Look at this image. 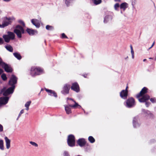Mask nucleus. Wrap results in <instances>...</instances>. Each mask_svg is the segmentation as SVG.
<instances>
[{
    "label": "nucleus",
    "mask_w": 156,
    "mask_h": 156,
    "mask_svg": "<svg viewBox=\"0 0 156 156\" xmlns=\"http://www.w3.org/2000/svg\"><path fill=\"white\" fill-rule=\"evenodd\" d=\"M148 89L146 87H144L139 93L136 95V98L138 99L139 102H145L146 100H149L150 96L147 94Z\"/></svg>",
    "instance_id": "1"
},
{
    "label": "nucleus",
    "mask_w": 156,
    "mask_h": 156,
    "mask_svg": "<svg viewBox=\"0 0 156 156\" xmlns=\"http://www.w3.org/2000/svg\"><path fill=\"white\" fill-rule=\"evenodd\" d=\"M15 35L12 32L8 31L7 34L3 35L2 37L5 42L9 43L10 40H13L15 39Z\"/></svg>",
    "instance_id": "2"
},
{
    "label": "nucleus",
    "mask_w": 156,
    "mask_h": 156,
    "mask_svg": "<svg viewBox=\"0 0 156 156\" xmlns=\"http://www.w3.org/2000/svg\"><path fill=\"white\" fill-rule=\"evenodd\" d=\"M15 87L14 86H12L5 90V87L2 88L1 90V92L3 93V94L5 96H7L9 95L12 94L14 91Z\"/></svg>",
    "instance_id": "3"
},
{
    "label": "nucleus",
    "mask_w": 156,
    "mask_h": 156,
    "mask_svg": "<svg viewBox=\"0 0 156 156\" xmlns=\"http://www.w3.org/2000/svg\"><path fill=\"white\" fill-rule=\"evenodd\" d=\"M43 71V70L39 67H31L30 70V74L32 76H35L40 75Z\"/></svg>",
    "instance_id": "4"
},
{
    "label": "nucleus",
    "mask_w": 156,
    "mask_h": 156,
    "mask_svg": "<svg viewBox=\"0 0 156 156\" xmlns=\"http://www.w3.org/2000/svg\"><path fill=\"white\" fill-rule=\"evenodd\" d=\"M126 102V106L128 108L133 107L136 105L135 99L132 97H129L127 99Z\"/></svg>",
    "instance_id": "5"
},
{
    "label": "nucleus",
    "mask_w": 156,
    "mask_h": 156,
    "mask_svg": "<svg viewBox=\"0 0 156 156\" xmlns=\"http://www.w3.org/2000/svg\"><path fill=\"white\" fill-rule=\"evenodd\" d=\"M75 138L74 136L72 134L68 136L67 139V144L68 145L71 147L75 146Z\"/></svg>",
    "instance_id": "6"
},
{
    "label": "nucleus",
    "mask_w": 156,
    "mask_h": 156,
    "mask_svg": "<svg viewBox=\"0 0 156 156\" xmlns=\"http://www.w3.org/2000/svg\"><path fill=\"white\" fill-rule=\"evenodd\" d=\"M12 23V19L10 17H4L2 24H0V28H4L10 24Z\"/></svg>",
    "instance_id": "7"
},
{
    "label": "nucleus",
    "mask_w": 156,
    "mask_h": 156,
    "mask_svg": "<svg viewBox=\"0 0 156 156\" xmlns=\"http://www.w3.org/2000/svg\"><path fill=\"white\" fill-rule=\"evenodd\" d=\"M18 78L14 75H12L8 82V85L9 86L15 87V84L17 83Z\"/></svg>",
    "instance_id": "8"
},
{
    "label": "nucleus",
    "mask_w": 156,
    "mask_h": 156,
    "mask_svg": "<svg viewBox=\"0 0 156 156\" xmlns=\"http://www.w3.org/2000/svg\"><path fill=\"white\" fill-rule=\"evenodd\" d=\"M70 88V85L69 84L66 83L63 87L62 90L61 91V92L64 95L68 94L69 93Z\"/></svg>",
    "instance_id": "9"
},
{
    "label": "nucleus",
    "mask_w": 156,
    "mask_h": 156,
    "mask_svg": "<svg viewBox=\"0 0 156 156\" xmlns=\"http://www.w3.org/2000/svg\"><path fill=\"white\" fill-rule=\"evenodd\" d=\"M70 88L71 90L76 92H78L80 91V87L77 82L73 83L71 86H70Z\"/></svg>",
    "instance_id": "10"
},
{
    "label": "nucleus",
    "mask_w": 156,
    "mask_h": 156,
    "mask_svg": "<svg viewBox=\"0 0 156 156\" xmlns=\"http://www.w3.org/2000/svg\"><path fill=\"white\" fill-rule=\"evenodd\" d=\"M2 66L4 69L5 71L7 72L11 73L12 71V69L4 62L3 63Z\"/></svg>",
    "instance_id": "11"
},
{
    "label": "nucleus",
    "mask_w": 156,
    "mask_h": 156,
    "mask_svg": "<svg viewBox=\"0 0 156 156\" xmlns=\"http://www.w3.org/2000/svg\"><path fill=\"white\" fill-rule=\"evenodd\" d=\"M9 98L6 96L0 98V105H5L7 104L8 102Z\"/></svg>",
    "instance_id": "12"
},
{
    "label": "nucleus",
    "mask_w": 156,
    "mask_h": 156,
    "mask_svg": "<svg viewBox=\"0 0 156 156\" xmlns=\"http://www.w3.org/2000/svg\"><path fill=\"white\" fill-rule=\"evenodd\" d=\"M128 91L122 90L120 93V96L122 99H126L128 95Z\"/></svg>",
    "instance_id": "13"
},
{
    "label": "nucleus",
    "mask_w": 156,
    "mask_h": 156,
    "mask_svg": "<svg viewBox=\"0 0 156 156\" xmlns=\"http://www.w3.org/2000/svg\"><path fill=\"white\" fill-rule=\"evenodd\" d=\"M139 119L138 116H136L133 118V123L134 127L136 128L140 126V124L138 123Z\"/></svg>",
    "instance_id": "14"
},
{
    "label": "nucleus",
    "mask_w": 156,
    "mask_h": 156,
    "mask_svg": "<svg viewBox=\"0 0 156 156\" xmlns=\"http://www.w3.org/2000/svg\"><path fill=\"white\" fill-rule=\"evenodd\" d=\"M77 143L80 146L82 147L85 145L86 141L84 138H82L79 139L77 141Z\"/></svg>",
    "instance_id": "15"
},
{
    "label": "nucleus",
    "mask_w": 156,
    "mask_h": 156,
    "mask_svg": "<svg viewBox=\"0 0 156 156\" xmlns=\"http://www.w3.org/2000/svg\"><path fill=\"white\" fill-rule=\"evenodd\" d=\"M26 31L30 36L33 35L37 33V31L29 28H27Z\"/></svg>",
    "instance_id": "16"
},
{
    "label": "nucleus",
    "mask_w": 156,
    "mask_h": 156,
    "mask_svg": "<svg viewBox=\"0 0 156 156\" xmlns=\"http://www.w3.org/2000/svg\"><path fill=\"white\" fill-rule=\"evenodd\" d=\"M112 16L109 15H107L105 16L104 18V22L106 23L108 22L111 21L112 19Z\"/></svg>",
    "instance_id": "17"
},
{
    "label": "nucleus",
    "mask_w": 156,
    "mask_h": 156,
    "mask_svg": "<svg viewBox=\"0 0 156 156\" xmlns=\"http://www.w3.org/2000/svg\"><path fill=\"white\" fill-rule=\"evenodd\" d=\"M31 22L32 24L37 28H39L40 26V24L38 22V20L37 19H33L31 20Z\"/></svg>",
    "instance_id": "18"
},
{
    "label": "nucleus",
    "mask_w": 156,
    "mask_h": 156,
    "mask_svg": "<svg viewBox=\"0 0 156 156\" xmlns=\"http://www.w3.org/2000/svg\"><path fill=\"white\" fill-rule=\"evenodd\" d=\"M5 139L6 142V148L9 149L10 147V140L6 136L5 137Z\"/></svg>",
    "instance_id": "19"
},
{
    "label": "nucleus",
    "mask_w": 156,
    "mask_h": 156,
    "mask_svg": "<svg viewBox=\"0 0 156 156\" xmlns=\"http://www.w3.org/2000/svg\"><path fill=\"white\" fill-rule=\"evenodd\" d=\"M70 106L69 105H66L65 106V110L66 112V113L67 114H69L71 113V110Z\"/></svg>",
    "instance_id": "20"
},
{
    "label": "nucleus",
    "mask_w": 156,
    "mask_h": 156,
    "mask_svg": "<svg viewBox=\"0 0 156 156\" xmlns=\"http://www.w3.org/2000/svg\"><path fill=\"white\" fill-rule=\"evenodd\" d=\"M67 99L68 100H70L72 101H73L75 103V104L74 105H69V106H70V107L75 108L77 106H80L76 102V101H74L73 100V99L71 98H68Z\"/></svg>",
    "instance_id": "21"
},
{
    "label": "nucleus",
    "mask_w": 156,
    "mask_h": 156,
    "mask_svg": "<svg viewBox=\"0 0 156 156\" xmlns=\"http://www.w3.org/2000/svg\"><path fill=\"white\" fill-rule=\"evenodd\" d=\"M14 32L16 34L19 38L21 37L22 34L20 30L17 29H15L14 30Z\"/></svg>",
    "instance_id": "22"
},
{
    "label": "nucleus",
    "mask_w": 156,
    "mask_h": 156,
    "mask_svg": "<svg viewBox=\"0 0 156 156\" xmlns=\"http://www.w3.org/2000/svg\"><path fill=\"white\" fill-rule=\"evenodd\" d=\"M127 5L128 4L127 3L123 2L120 5V8L121 9H122L124 10L127 7Z\"/></svg>",
    "instance_id": "23"
},
{
    "label": "nucleus",
    "mask_w": 156,
    "mask_h": 156,
    "mask_svg": "<svg viewBox=\"0 0 156 156\" xmlns=\"http://www.w3.org/2000/svg\"><path fill=\"white\" fill-rule=\"evenodd\" d=\"M45 90L48 93L49 95L52 96V93H53L54 95L56 96V93L55 91L51 90L48 89L46 88H45Z\"/></svg>",
    "instance_id": "24"
},
{
    "label": "nucleus",
    "mask_w": 156,
    "mask_h": 156,
    "mask_svg": "<svg viewBox=\"0 0 156 156\" xmlns=\"http://www.w3.org/2000/svg\"><path fill=\"white\" fill-rule=\"evenodd\" d=\"M14 56L18 60H20L21 59L22 57L20 53L17 52H15L13 53Z\"/></svg>",
    "instance_id": "25"
},
{
    "label": "nucleus",
    "mask_w": 156,
    "mask_h": 156,
    "mask_svg": "<svg viewBox=\"0 0 156 156\" xmlns=\"http://www.w3.org/2000/svg\"><path fill=\"white\" fill-rule=\"evenodd\" d=\"M5 48L10 52H12L13 51V48L10 45L5 46Z\"/></svg>",
    "instance_id": "26"
},
{
    "label": "nucleus",
    "mask_w": 156,
    "mask_h": 156,
    "mask_svg": "<svg viewBox=\"0 0 156 156\" xmlns=\"http://www.w3.org/2000/svg\"><path fill=\"white\" fill-rule=\"evenodd\" d=\"M88 140L90 143H93L95 141V140L94 138L91 136H89L88 137Z\"/></svg>",
    "instance_id": "27"
},
{
    "label": "nucleus",
    "mask_w": 156,
    "mask_h": 156,
    "mask_svg": "<svg viewBox=\"0 0 156 156\" xmlns=\"http://www.w3.org/2000/svg\"><path fill=\"white\" fill-rule=\"evenodd\" d=\"M3 141L2 140H0V149L3 150L4 149Z\"/></svg>",
    "instance_id": "28"
},
{
    "label": "nucleus",
    "mask_w": 156,
    "mask_h": 156,
    "mask_svg": "<svg viewBox=\"0 0 156 156\" xmlns=\"http://www.w3.org/2000/svg\"><path fill=\"white\" fill-rule=\"evenodd\" d=\"M46 28L48 30H52L54 28L52 26L47 25L46 26Z\"/></svg>",
    "instance_id": "29"
},
{
    "label": "nucleus",
    "mask_w": 156,
    "mask_h": 156,
    "mask_svg": "<svg viewBox=\"0 0 156 156\" xmlns=\"http://www.w3.org/2000/svg\"><path fill=\"white\" fill-rule=\"evenodd\" d=\"M1 78L4 81H5L7 79V77L5 73H3L1 75Z\"/></svg>",
    "instance_id": "30"
},
{
    "label": "nucleus",
    "mask_w": 156,
    "mask_h": 156,
    "mask_svg": "<svg viewBox=\"0 0 156 156\" xmlns=\"http://www.w3.org/2000/svg\"><path fill=\"white\" fill-rule=\"evenodd\" d=\"M101 0H95L93 2L94 4L95 5H98L101 3Z\"/></svg>",
    "instance_id": "31"
},
{
    "label": "nucleus",
    "mask_w": 156,
    "mask_h": 156,
    "mask_svg": "<svg viewBox=\"0 0 156 156\" xmlns=\"http://www.w3.org/2000/svg\"><path fill=\"white\" fill-rule=\"evenodd\" d=\"M149 99L152 103H156V98H150Z\"/></svg>",
    "instance_id": "32"
},
{
    "label": "nucleus",
    "mask_w": 156,
    "mask_h": 156,
    "mask_svg": "<svg viewBox=\"0 0 156 156\" xmlns=\"http://www.w3.org/2000/svg\"><path fill=\"white\" fill-rule=\"evenodd\" d=\"M30 143L33 146H34L35 147H37L38 145V144L34 142L33 141H30Z\"/></svg>",
    "instance_id": "33"
},
{
    "label": "nucleus",
    "mask_w": 156,
    "mask_h": 156,
    "mask_svg": "<svg viewBox=\"0 0 156 156\" xmlns=\"http://www.w3.org/2000/svg\"><path fill=\"white\" fill-rule=\"evenodd\" d=\"M148 100H146L145 101V102H140V103H145V105H146V107H148L149 106L150 103L148 102L147 101Z\"/></svg>",
    "instance_id": "34"
},
{
    "label": "nucleus",
    "mask_w": 156,
    "mask_h": 156,
    "mask_svg": "<svg viewBox=\"0 0 156 156\" xmlns=\"http://www.w3.org/2000/svg\"><path fill=\"white\" fill-rule=\"evenodd\" d=\"M71 1L72 0H65V4L67 6H68L71 2Z\"/></svg>",
    "instance_id": "35"
},
{
    "label": "nucleus",
    "mask_w": 156,
    "mask_h": 156,
    "mask_svg": "<svg viewBox=\"0 0 156 156\" xmlns=\"http://www.w3.org/2000/svg\"><path fill=\"white\" fill-rule=\"evenodd\" d=\"M119 7V5L118 3H116L114 5V8L115 10H117L118 8Z\"/></svg>",
    "instance_id": "36"
},
{
    "label": "nucleus",
    "mask_w": 156,
    "mask_h": 156,
    "mask_svg": "<svg viewBox=\"0 0 156 156\" xmlns=\"http://www.w3.org/2000/svg\"><path fill=\"white\" fill-rule=\"evenodd\" d=\"M61 38L62 39L68 38L67 37L66 35V34L63 33L62 34Z\"/></svg>",
    "instance_id": "37"
},
{
    "label": "nucleus",
    "mask_w": 156,
    "mask_h": 156,
    "mask_svg": "<svg viewBox=\"0 0 156 156\" xmlns=\"http://www.w3.org/2000/svg\"><path fill=\"white\" fill-rule=\"evenodd\" d=\"M23 112H24V110H23V109L21 110L20 113L19 114V115H18V117L17 118V120H18V119L20 116L21 115V114H23Z\"/></svg>",
    "instance_id": "38"
},
{
    "label": "nucleus",
    "mask_w": 156,
    "mask_h": 156,
    "mask_svg": "<svg viewBox=\"0 0 156 156\" xmlns=\"http://www.w3.org/2000/svg\"><path fill=\"white\" fill-rule=\"evenodd\" d=\"M31 102V101H27L25 104V107H29V106L30 105Z\"/></svg>",
    "instance_id": "39"
},
{
    "label": "nucleus",
    "mask_w": 156,
    "mask_h": 156,
    "mask_svg": "<svg viewBox=\"0 0 156 156\" xmlns=\"http://www.w3.org/2000/svg\"><path fill=\"white\" fill-rule=\"evenodd\" d=\"M64 156H69L68 152L66 151H65L63 153Z\"/></svg>",
    "instance_id": "40"
},
{
    "label": "nucleus",
    "mask_w": 156,
    "mask_h": 156,
    "mask_svg": "<svg viewBox=\"0 0 156 156\" xmlns=\"http://www.w3.org/2000/svg\"><path fill=\"white\" fill-rule=\"evenodd\" d=\"M19 23H20V24L22 25L23 26H24L25 24L24 23L22 20H20L19 21Z\"/></svg>",
    "instance_id": "41"
},
{
    "label": "nucleus",
    "mask_w": 156,
    "mask_h": 156,
    "mask_svg": "<svg viewBox=\"0 0 156 156\" xmlns=\"http://www.w3.org/2000/svg\"><path fill=\"white\" fill-rule=\"evenodd\" d=\"M3 126L0 124V132H2L3 131Z\"/></svg>",
    "instance_id": "42"
},
{
    "label": "nucleus",
    "mask_w": 156,
    "mask_h": 156,
    "mask_svg": "<svg viewBox=\"0 0 156 156\" xmlns=\"http://www.w3.org/2000/svg\"><path fill=\"white\" fill-rule=\"evenodd\" d=\"M4 42V41L2 38L0 37V45L2 44Z\"/></svg>",
    "instance_id": "43"
},
{
    "label": "nucleus",
    "mask_w": 156,
    "mask_h": 156,
    "mask_svg": "<svg viewBox=\"0 0 156 156\" xmlns=\"http://www.w3.org/2000/svg\"><path fill=\"white\" fill-rule=\"evenodd\" d=\"M23 27L20 25H17L16 26V28L20 30Z\"/></svg>",
    "instance_id": "44"
},
{
    "label": "nucleus",
    "mask_w": 156,
    "mask_h": 156,
    "mask_svg": "<svg viewBox=\"0 0 156 156\" xmlns=\"http://www.w3.org/2000/svg\"><path fill=\"white\" fill-rule=\"evenodd\" d=\"M4 62H3V61L1 57H0V66H2L3 63Z\"/></svg>",
    "instance_id": "45"
},
{
    "label": "nucleus",
    "mask_w": 156,
    "mask_h": 156,
    "mask_svg": "<svg viewBox=\"0 0 156 156\" xmlns=\"http://www.w3.org/2000/svg\"><path fill=\"white\" fill-rule=\"evenodd\" d=\"M20 31H21V34L24 33V30L23 27H22L21 29H20Z\"/></svg>",
    "instance_id": "46"
},
{
    "label": "nucleus",
    "mask_w": 156,
    "mask_h": 156,
    "mask_svg": "<svg viewBox=\"0 0 156 156\" xmlns=\"http://www.w3.org/2000/svg\"><path fill=\"white\" fill-rule=\"evenodd\" d=\"M82 76L85 78H87V74H83Z\"/></svg>",
    "instance_id": "47"
},
{
    "label": "nucleus",
    "mask_w": 156,
    "mask_h": 156,
    "mask_svg": "<svg viewBox=\"0 0 156 156\" xmlns=\"http://www.w3.org/2000/svg\"><path fill=\"white\" fill-rule=\"evenodd\" d=\"M52 95L51 96H54V97H56V98L57 97V94L56 93V96L54 95L53 93H52Z\"/></svg>",
    "instance_id": "48"
},
{
    "label": "nucleus",
    "mask_w": 156,
    "mask_h": 156,
    "mask_svg": "<svg viewBox=\"0 0 156 156\" xmlns=\"http://www.w3.org/2000/svg\"><path fill=\"white\" fill-rule=\"evenodd\" d=\"M131 53L132 55V54H134V51L133 50V49H132V50H131Z\"/></svg>",
    "instance_id": "49"
},
{
    "label": "nucleus",
    "mask_w": 156,
    "mask_h": 156,
    "mask_svg": "<svg viewBox=\"0 0 156 156\" xmlns=\"http://www.w3.org/2000/svg\"><path fill=\"white\" fill-rule=\"evenodd\" d=\"M128 86H127L126 87V89L125 90H125L127 91H128Z\"/></svg>",
    "instance_id": "50"
},
{
    "label": "nucleus",
    "mask_w": 156,
    "mask_h": 156,
    "mask_svg": "<svg viewBox=\"0 0 156 156\" xmlns=\"http://www.w3.org/2000/svg\"><path fill=\"white\" fill-rule=\"evenodd\" d=\"M11 0H3L5 2H8L10 1Z\"/></svg>",
    "instance_id": "51"
},
{
    "label": "nucleus",
    "mask_w": 156,
    "mask_h": 156,
    "mask_svg": "<svg viewBox=\"0 0 156 156\" xmlns=\"http://www.w3.org/2000/svg\"><path fill=\"white\" fill-rule=\"evenodd\" d=\"M25 107L26 108V110H27L28 111L29 110V107Z\"/></svg>",
    "instance_id": "52"
},
{
    "label": "nucleus",
    "mask_w": 156,
    "mask_h": 156,
    "mask_svg": "<svg viewBox=\"0 0 156 156\" xmlns=\"http://www.w3.org/2000/svg\"><path fill=\"white\" fill-rule=\"evenodd\" d=\"M115 2H120L121 0H114Z\"/></svg>",
    "instance_id": "53"
},
{
    "label": "nucleus",
    "mask_w": 156,
    "mask_h": 156,
    "mask_svg": "<svg viewBox=\"0 0 156 156\" xmlns=\"http://www.w3.org/2000/svg\"><path fill=\"white\" fill-rule=\"evenodd\" d=\"M130 48H131V50H132V49H133V47H132V45H130Z\"/></svg>",
    "instance_id": "54"
},
{
    "label": "nucleus",
    "mask_w": 156,
    "mask_h": 156,
    "mask_svg": "<svg viewBox=\"0 0 156 156\" xmlns=\"http://www.w3.org/2000/svg\"><path fill=\"white\" fill-rule=\"evenodd\" d=\"M154 46V45H152L149 48V49H150L153 46Z\"/></svg>",
    "instance_id": "55"
},
{
    "label": "nucleus",
    "mask_w": 156,
    "mask_h": 156,
    "mask_svg": "<svg viewBox=\"0 0 156 156\" xmlns=\"http://www.w3.org/2000/svg\"><path fill=\"white\" fill-rule=\"evenodd\" d=\"M132 57L133 58H134V54H132Z\"/></svg>",
    "instance_id": "56"
},
{
    "label": "nucleus",
    "mask_w": 156,
    "mask_h": 156,
    "mask_svg": "<svg viewBox=\"0 0 156 156\" xmlns=\"http://www.w3.org/2000/svg\"><path fill=\"white\" fill-rule=\"evenodd\" d=\"M154 44H155V41H154L152 45H154Z\"/></svg>",
    "instance_id": "57"
},
{
    "label": "nucleus",
    "mask_w": 156,
    "mask_h": 156,
    "mask_svg": "<svg viewBox=\"0 0 156 156\" xmlns=\"http://www.w3.org/2000/svg\"><path fill=\"white\" fill-rule=\"evenodd\" d=\"M146 60H147V59H144L143 60V61L145 62V61H146Z\"/></svg>",
    "instance_id": "58"
},
{
    "label": "nucleus",
    "mask_w": 156,
    "mask_h": 156,
    "mask_svg": "<svg viewBox=\"0 0 156 156\" xmlns=\"http://www.w3.org/2000/svg\"><path fill=\"white\" fill-rule=\"evenodd\" d=\"M149 58V59H153V58L150 57V58Z\"/></svg>",
    "instance_id": "59"
},
{
    "label": "nucleus",
    "mask_w": 156,
    "mask_h": 156,
    "mask_svg": "<svg viewBox=\"0 0 156 156\" xmlns=\"http://www.w3.org/2000/svg\"><path fill=\"white\" fill-rule=\"evenodd\" d=\"M43 90V89H41V91Z\"/></svg>",
    "instance_id": "60"
}]
</instances>
